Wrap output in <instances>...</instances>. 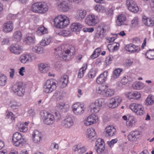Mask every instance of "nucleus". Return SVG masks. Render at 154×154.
Returning <instances> with one entry per match:
<instances>
[{
  "instance_id": "19",
  "label": "nucleus",
  "mask_w": 154,
  "mask_h": 154,
  "mask_svg": "<svg viewBox=\"0 0 154 154\" xmlns=\"http://www.w3.org/2000/svg\"><path fill=\"white\" fill-rule=\"evenodd\" d=\"M105 132L106 137H112L115 134L116 130L114 127L109 126L105 128Z\"/></svg>"
},
{
  "instance_id": "61",
  "label": "nucleus",
  "mask_w": 154,
  "mask_h": 154,
  "mask_svg": "<svg viewBox=\"0 0 154 154\" xmlns=\"http://www.w3.org/2000/svg\"><path fill=\"white\" fill-rule=\"evenodd\" d=\"M134 91L128 93L127 95V97L130 99H134Z\"/></svg>"
},
{
  "instance_id": "51",
  "label": "nucleus",
  "mask_w": 154,
  "mask_h": 154,
  "mask_svg": "<svg viewBox=\"0 0 154 154\" xmlns=\"http://www.w3.org/2000/svg\"><path fill=\"white\" fill-rule=\"evenodd\" d=\"M95 9L97 12H102L105 10V8L101 5H98L95 6Z\"/></svg>"
},
{
  "instance_id": "23",
  "label": "nucleus",
  "mask_w": 154,
  "mask_h": 154,
  "mask_svg": "<svg viewBox=\"0 0 154 154\" xmlns=\"http://www.w3.org/2000/svg\"><path fill=\"white\" fill-rule=\"evenodd\" d=\"M42 134L37 130L35 131L33 135V140L35 143H39L42 140Z\"/></svg>"
},
{
  "instance_id": "64",
  "label": "nucleus",
  "mask_w": 154,
  "mask_h": 154,
  "mask_svg": "<svg viewBox=\"0 0 154 154\" xmlns=\"http://www.w3.org/2000/svg\"><path fill=\"white\" fill-rule=\"evenodd\" d=\"M150 5L152 11L154 12V0H152L150 2Z\"/></svg>"
},
{
  "instance_id": "22",
  "label": "nucleus",
  "mask_w": 154,
  "mask_h": 154,
  "mask_svg": "<svg viewBox=\"0 0 154 154\" xmlns=\"http://www.w3.org/2000/svg\"><path fill=\"white\" fill-rule=\"evenodd\" d=\"M10 51L12 53L17 54H20L22 51L21 46L17 44H13L10 48Z\"/></svg>"
},
{
  "instance_id": "35",
  "label": "nucleus",
  "mask_w": 154,
  "mask_h": 154,
  "mask_svg": "<svg viewBox=\"0 0 154 154\" xmlns=\"http://www.w3.org/2000/svg\"><path fill=\"white\" fill-rule=\"evenodd\" d=\"M48 32L47 29L44 27V26H42L39 27L38 28L36 31V33L39 35H41L47 33Z\"/></svg>"
},
{
  "instance_id": "8",
  "label": "nucleus",
  "mask_w": 154,
  "mask_h": 154,
  "mask_svg": "<svg viewBox=\"0 0 154 154\" xmlns=\"http://www.w3.org/2000/svg\"><path fill=\"white\" fill-rule=\"evenodd\" d=\"M129 107L137 115L142 116L145 113L144 108L141 104L133 103L130 105Z\"/></svg>"
},
{
  "instance_id": "30",
  "label": "nucleus",
  "mask_w": 154,
  "mask_h": 154,
  "mask_svg": "<svg viewBox=\"0 0 154 154\" xmlns=\"http://www.w3.org/2000/svg\"><path fill=\"white\" fill-rule=\"evenodd\" d=\"M69 78L68 75H64L61 77L60 82L63 87H66L68 83Z\"/></svg>"
},
{
  "instance_id": "18",
  "label": "nucleus",
  "mask_w": 154,
  "mask_h": 154,
  "mask_svg": "<svg viewBox=\"0 0 154 154\" xmlns=\"http://www.w3.org/2000/svg\"><path fill=\"white\" fill-rule=\"evenodd\" d=\"M86 24L89 26H94L97 23L95 16L93 14L89 15L87 16L85 19Z\"/></svg>"
},
{
  "instance_id": "12",
  "label": "nucleus",
  "mask_w": 154,
  "mask_h": 154,
  "mask_svg": "<svg viewBox=\"0 0 154 154\" xmlns=\"http://www.w3.org/2000/svg\"><path fill=\"white\" fill-rule=\"evenodd\" d=\"M126 5L128 9L133 12L136 13L139 11L138 6L133 0H127Z\"/></svg>"
},
{
  "instance_id": "43",
  "label": "nucleus",
  "mask_w": 154,
  "mask_h": 154,
  "mask_svg": "<svg viewBox=\"0 0 154 154\" xmlns=\"http://www.w3.org/2000/svg\"><path fill=\"white\" fill-rule=\"evenodd\" d=\"M143 86V84L140 82H135L132 85L133 88L135 89H140Z\"/></svg>"
},
{
  "instance_id": "27",
  "label": "nucleus",
  "mask_w": 154,
  "mask_h": 154,
  "mask_svg": "<svg viewBox=\"0 0 154 154\" xmlns=\"http://www.w3.org/2000/svg\"><path fill=\"white\" fill-rule=\"evenodd\" d=\"M136 122V119L133 116H130L126 121V125L129 128L134 126Z\"/></svg>"
},
{
  "instance_id": "5",
  "label": "nucleus",
  "mask_w": 154,
  "mask_h": 154,
  "mask_svg": "<svg viewBox=\"0 0 154 154\" xmlns=\"http://www.w3.org/2000/svg\"><path fill=\"white\" fill-rule=\"evenodd\" d=\"M12 140L13 144L17 146L20 145L22 146L25 142L24 136L18 132H16L13 134Z\"/></svg>"
},
{
  "instance_id": "46",
  "label": "nucleus",
  "mask_w": 154,
  "mask_h": 154,
  "mask_svg": "<svg viewBox=\"0 0 154 154\" xmlns=\"http://www.w3.org/2000/svg\"><path fill=\"white\" fill-rule=\"evenodd\" d=\"M87 68V65L84 66H83L79 70L78 77L79 78H81L83 76L84 72L86 69Z\"/></svg>"
},
{
  "instance_id": "1",
  "label": "nucleus",
  "mask_w": 154,
  "mask_h": 154,
  "mask_svg": "<svg viewBox=\"0 0 154 154\" xmlns=\"http://www.w3.org/2000/svg\"><path fill=\"white\" fill-rule=\"evenodd\" d=\"M72 54L75 53V48L72 46L67 44L59 47L55 49L54 53L56 58L66 60L70 53Z\"/></svg>"
},
{
  "instance_id": "21",
  "label": "nucleus",
  "mask_w": 154,
  "mask_h": 154,
  "mask_svg": "<svg viewBox=\"0 0 154 154\" xmlns=\"http://www.w3.org/2000/svg\"><path fill=\"white\" fill-rule=\"evenodd\" d=\"M73 121L71 116H66L63 121V126L66 128H70L73 124Z\"/></svg>"
},
{
  "instance_id": "59",
  "label": "nucleus",
  "mask_w": 154,
  "mask_h": 154,
  "mask_svg": "<svg viewBox=\"0 0 154 154\" xmlns=\"http://www.w3.org/2000/svg\"><path fill=\"white\" fill-rule=\"evenodd\" d=\"M141 97V95L137 91H134V99H137Z\"/></svg>"
},
{
  "instance_id": "15",
  "label": "nucleus",
  "mask_w": 154,
  "mask_h": 154,
  "mask_svg": "<svg viewBox=\"0 0 154 154\" xmlns=\"http://www.w3.org/2000/svg\"><path fill=\"white\" fill-rule=\"evenodd\" d=\"M141 135L139 131H131L128 136V138L129 141H136L140 137Z\"/></svg>"
},
{
  "instance_id": "3",
  "label": "nucleus",
  "mask_w": 154,
  "mask_h": 154,
  "mask_svg": "<svg viewBox=\"0 0 154 154\" xmlns=\"http://www.w3.org/2000/svg\"><path fill=\"white\" fill-rule=\"evenodd\" d=\"M31 9L33 12L44 13L48 10V6L45 2H38L32 5Z\"/></svg>"
},
{
  "instance_id": "53",
  "label": "nucleus",
  "mask_w": 154,
  "mask_h": 154,
  "mask_svg": "<svg viewBox=\"0 0 154 154\" xmlns=\"http://www.w3.org/2000/svg\"><path fill=\"white\" fill-rule=\"evenodd\" d=\"M132 26L134 27L138 24V19L137 17H135L131 21Z\"/></svg>"
},
{
  "instance_id": "25",
  "label": "nucleus",
  "mask_w": 154,
  "mask_h": 154,
  "mask_svg": "<svg viewBox=\"0 0 154 154\" xmlns=\"http://www.w3.org/2000/svg\"><path fill=\"white\" fill-rule=\"evenodd\" d=\"M107 75L108 72L106 71H104L97 78L96 82L98 84L103 83L106 80Z\"/></svg>"
},
{
  "instance_id": "55",
  "label": "nucleus",
  "mask_w": 154,
  "mask_h": 154,
  "mask_svg": "<svg viewBox=\"0 0 154 154\" xmlns=\"http://www.w3.org/2000/svg\"><path fill=\"white\" fill-rule=\"evenodd\" d=\"M87 150V148L86 146H83L82 147H80L79 153L82 154L84 153Z\"/></svg>"
},
{
  "instance_id": "29",
  "label": "nucleus",
  "mask_w": 154,
  "mask_h": 154,
  "mask_svg": "<svg viewBox=\"0 0 154 154\" xmlns=\"http://www.w3.org/2000/svg\"><path fill=\"white\" fill-rule=\"evenodd\" d=\"M82 27V25L78 23H74L70 26L71 29L73 32H79Z\"/></svg>"
},
{
  "instance_id": "48",
  "label": "nucleus",
  "mask_w": 154,
  "mask_h": 154,
  "mask_svg": "<svg viewBox=\"0 0 154 154\" xmlns=\"http://www.w3.org/2000/svg\"><path fill=\"white\" fill-rule=\"evenodd\" d=\"M131 80V78L128 76H127V77H124L121 80V82L123 85H125L127 83H129Z\"/></svg>"
},
{
  "instance_id": "50",
  "label": "nucleus",
  "mask_w": 154,
  "mask_h": 154,
  "mask_svg": "<svg viewBox=\"0 0 154 154\" xmlns=\"http://www.w3.org/2000/svg\"><path fill=\"white\" fill-rule=\"evenodd\" d=\"M113 58V56L111 55L106 58L105 65L106 66L112 63Z\"/></svg>"
},
{
  "instance_id": "45",
  "label": "nucleus",
  "mask_w": 154,
  "mask_h": 154,
  "mask_svg": "<svg viewBox=\"0 0 154 154\" xmlns=\"http://www.w3.org/2000/svg\"><path fill=\"white\" fill-rule=\"evenodd\" d=\"M51 41L50 38H45L44 39H42L41 41L40 45L42 46H45L49 44Z\"/></svg>"
},
{
  "instance_id": "58",
  "label": "nucleus",
  "mask_w": 154,
  "mask_h": 154,
  "mask_svg": "<svg viewBox=\"0 0 154 154\" xmlns=\"http://www.w3.org/2000/svg\"><path fill=\"white\" fill-rule=\"evenodd\" d=\"M94 30V27L91 28H85L83 29V31L84 32H93Z\"/></svg>"
},
{
  "instance_id": "36",
  "label": "nucleus",
  "mask_w": 154,
  "mask_h": 154,
  "mask_svg": "<svg viewBox=\"0 0 154 154\" xmlns=\"http://www.w3.org/2000/svg\"><path fill=\"white\" fill-rule=\"evenodd\" d=\"M32 50L33 52L38 54H42L44 53L43 48L40 46H33L32 48Z\"/></svg>"
},
{
  "instance_id": "63",
  "label": "nucleus",
  "mask_w": 154,
  "mask_h": 154,
  "mask_svg": "<svg viewBox=\"0 0 154 154\" xmlns=\"http://www.w3.org/2000/svg\"><path fill=\"white\" fill-rule=\"evenodd\" d=\"M133 63V62L131 60H128L126 62L125 65L126 66H130L132 65Z\"/></svg>"
},
{
  "instance_id": "49",
  "label": "nucleus",
  "mask_w": 154,
  "mask_h": 154,
  "mask_svg": "<svg viewBox=\"0 0 154 154\" xmlns=\"http://www.w3.org/2000/svg\"><path fill=\"white\" fill-rule=\"evenodd\" d=\"M6 118L11 119L12 121H13L15 119L14 115L13 114L12 112H9L6 114Z\"/></svg>"
},
{
  "instance_id": "14",
  "label": "nucleus",
  "mask_w": 154,
  "mask_h": 154,
  "mask_svg": "<svg viewBox=\"0 0 154 154\" xmlns=\"http://www.w3.org/2000/svg\"><path fill=\"white\" fill-rule=\"evenodd\" d=\"M98 116L93 114L89 116L85 122L84 124L86 126H89L96 123L98 121Z\"/></svg>"
},
{
  "instance_id": "2",
  "label": "nucleus",
  "mask_w": 154,
  "mask_h": 154,
  "mask_svg": "<svg viewBox=\"0 0 154 154\" xmlns=\"http://www.w3.org/2000/svg\"><path fill=\"white\" fill-rule=\"evenodd\" d=\"M54 26L58 28H63L66 27L69 23L67 17L65 15H60L54 20Z\"/></svg>"
},
{
  "instance_id": "7",
  "label": "nucleus",
  "mask_w": 154,
  "mask_h": 154,
  "mask_svg": "<svg viewBox=\"0 0 154 154\" xmlns=\"http://www.w3.org/2000/svg\"><path fill=\"white\" fill-rule=\"evenodd\" d=\"M44 123L47 125H51L55 121V118L54 115L51 113L46 111H43L42 114Z\"/></svg>"
},
{
  "instance_id": "32",
  "label": "nucleus",
  "mask_w": 154,
  "mask_h": 154,
  "mask_svg": "<svg viewBox=\"0 0 154 154\" xmlns=\"http://www.w3.org/2000/svg\"><path fill=\"white\" fill-rule=\"evenodd\" d=\"M126 17L124 15H119L116 21L117 25L119 26L123 24V22L126 20Z\"/></svg>"
},
{
  "instance_id": "38",
  "label": "nucleus",
  "mask_w": 154,
  "mask_h": 154,
  "mask_svg": "<svg viewBox=\"0 0 154 154\" xmlns=\"http://www.w3.org/2000/svg\"><path fill=\"white\" fill-rule=\"evenodd\" d=\"M7 78L4 74H0V86H5L7 82Z\"/></svg>"
},
{
  "instance_id": "47",
  "label": "nucleus",
  "mask_w": 154,
  "mask_h": 154,
  "mask_svg": "<svg viewBox=\"0 0 154 154\" xmlns=\"http://www.w3.org/2000/svg\"><path fill=\"white\" fill-rule=\"evenodd\" d=\"M134 45L132 44H130L127 45L125 47V49L132 53H134Z\"/></svg>"
},
{
  "instance_id": "20",
  "label": "nucleus",
  "mask_w": 154,
  "mask_h": 154,
  "mask_svg": "<svg viewBox=\"0 0 154 154\" xmlns=\"http://www.w3.org/2000/svg\"><path fill=\"white\" fill-rule=\"evenodd\" d=\"M57 6L60 10L63 11H67L69 9L68 3L64 1L57 3Z\"/></svg>"
},
{
  "instance_id": "42",
  "label": "nucleus",
  "mask_w": 154,
  "mask_h": 154,
  "mask_svg": "<svg viewBox=\"0 0 154 154\" xmlns=\"http://www.w3.org/2000/svg\"><path fill=\"white\" fill-rule=\"evenodd\" d=\"M154 102V97L151 96H149L146 99L145 101V104L146 105H152Z\"/></svg>"
},
{
  "instance_id": "33",
  "label": "nucleus",
  "mask_w": 154,
  "mask_h": 154,
  "mask_svg": "<svg viewBox=\"0 0 154 154\" xmlns=\"http://www.w3.org/2000/svg\"><path fill=\"white\" fill-rule=\"evenodd\" d=\"M96 133L94 129L93 128H89L87 130L86 134L88 137L91 139L94 137Z\"/></svg>"
},
{
  "instance_id": "17",
  "label": "nucleus",
  "mask_w": 154,
  "mask_h": 154,
  "mask_svg": "<svg viewBox=\"0 0 154 154\" xmlns=\"http://www.w3.org/2000/svg\"><path fill=\"white\" fill-rule=\"evenodd\" d=\"M105 145L103 140L100 138H98L95 143V146L97 147V152H101V151L105 149Z\"/></svg>"
},
{
  "instance_id": "9",
  "label": "nucleus",
  "mask_w": 154,
  "mask_h": 154,
  "mask_svg": "<svg viewBox=\"0 0 154 154\" xmlns=\"http://www.w3.org/2000/svg\"><path fill=\"white\" fill-rule=\"evenodd\" d=\"M97 32L95 37L96 38H100L103 36V33H105L107 30V26L103 24H100L97 27Z\"/></svg>"
},
{
  "instance_id": "37",
  "label": "nucleus",
  "mask_w": 154,
  "mask_h": 154,
  "mask_svg": "<svg viewBox=\"0 0 154 154\" xmlns=\"http://www.w3.org/2000/svg\"><path fill=\"white\" fill-rule=\"evenodd\" d=\"M151 51H154V49L152 50L150 49L147 51L145 54V57L146 58L150 60H154V54L151 52Z\"/></svg>"
},
{
  "instance_id": "16",
  "label": "nucleus",
  "mask_w": 154,
  "mask_h": 154,
  "mask_svg": "<svg viewBox=\"0 0 154 154\" xmlns=\"http://www.w3.org/2000/svg\"><path fill=\"white\" fill-rule=\"evenodd\" d=\"M3 31L6 33L11 32L13 29V22L10 20L5 23L3 26Z\"/></svg>"
},
{
  "instance_id": "60",
  "label": "nucleus",
  "mask_w": 154,
  "mask_h": 154,
  "mask_svg": "<svg viewBox=\"0 0 154 154\" xmlns=\"http://www.w3.org/2000/svg\"><path fill=\"white\" fill-rule=\"evenodd\" d=\"M60 96L61 95L60 92L59 91H57L54 94L53 96V97L57 99H60Z\"/></svg>"
},
{
  "instance_id": "52",
  "label": "nucleus",
  "mask_w": 154,
  "mask_h": 154,
  "mask_svg": "<svg viewBox=\"0 0 154 154\" xmlns=\"http://www.w3.org/2000/svg\"><path fill=\"white\" fill-rule=\"evenodd\" d=\"M70 33V31L69 30H63L59 33V34L63 36H67L69 35Z\"/></svg>"
},
{
  "instance_id": "34",
  "label": "nucleus",
  "mask_w": 154,
  "mask_h": 154,
  "mask_svg": "<svg viewBox=\"0 0 154 154\" xmlns=\"http://www.w3.org/2000/svg\"><path fill=\"white\" fill-rule=\"evenodd\" d=\"M107 88L106 85H99L96 89L97 93L104 95L105 91Z\"/></svg>"
},
{
  "instance_id": "31",
  "label": "nucleus",
  "mask_w": 154,
  "mask_h": 154,
  "mask_svg": "<svg viewBox=\"0 0 154 154\" xmlns=\"http://www.w3.org/2000/svg\"><path fill=\"white\" fill-rule=\"evenodd\" d=\"M86 13V11L84 10L77 12L75 16V19L77 21H81L84 18Z\"/></svg>"
},
{
  "instance_id": "39",
  "label": "nucleus",
  "mask_w": 154,
  "mask_h": 154,
  "mask_svg": "<svg viewBox=\"0 0 154 154\" xmlns=\"http://www.w3.org/2000/svg\"><path fill=\"white\" fill-rule=\"evenodd\" d=\"M122 71V69H115L113 72L112 78L113 79L117 78L119 76L121 72Z\"/></svg>"
},
{
  "instance_id": "13",
  "label": "nucleus",
  "mask_w": 154,
  "mask_h": 154,
  "mask_svg": "<svg viewBox=\"0 0 154 154\" xmlns=\"http://www.w3.org/2000/svg\"><path fill=\"white\" fill-rule=\"evenodd\" d=\"M72 109L74 113L76 115H81L85 110L84 106L79 103L74 104L72 106Z\"/></svg>"
},
{
  "instance_id": "11",
  "label": "nucleus",
  "mask_w": 154,
  "mask_h": 154,
  "mask_svg": "<svg viewBox=\"0 0 154 154\" xmlns=\"http://www.w3.org/2000/svg\"><path fill=\"white\" fill-rule=\"evenodd\" d=\"M102 99L96 100L95 103L92 104L91 106V112L92 113H97L100 109V107L102 106Z\"/></svg>"
},
{
  "instance_id": "24",
  "label": "nucleus",
  "mask_w": 154,
  "mask_h": 154,
  "mask_svg": "<svg viewBox=\"0 0 154 154\" xmlns=\"http://www.w3.org/2000/svg\"><path fill=\"white\" fill-rule=\"evenodd\" d=\"M69 108V105L68 104L60 102L57 104L56 109L61 112H65L68 110Z\"/></svg>"
},
{
  "instance_id": "54",
  "label": "nucleus",
  "mask_w": 154,
  "mask_h": 154,
  "mask_svg": "<svg viewBox=\"0 0 154 154\" xmlns=\"http://www.w3.org/2000/svg\"><path fill=\"white\" fill-rule=\"evenodd\" d=\"M97 73V72L95 70H91L88 74V77L90 78H94Z\"/></svg>"
},
{
  "instance_id": "10",
  "label": "nucleus",
  "mask_w": 154,
  "mask_h": 154,
  "mask_svg": "<svg viewBox=\"0 0 154 154\" xmlns=\"http://www.w3.org/2000/svg\"><path fill=\"white\" fill-rule=\"evenodd\" d=\"M122 100V98L119 96L114 97L109 100V107L112 108H116L121 103Z\"/></svg>"
},
{
  "instance_id": "28",
  "label": "nucleus",
  "mask_w": 154,
  "mask_h": 154,
  "mask_svg": "<svg viewBox=\"0 0 154 154\" xmlns=\"http://www.w3.org/2000/svg\"><path fill=\"white\" fill-rule=\"evenodd\" d=\"M31 60V56L29 54H27L21 56L20 58V61L23 63L29 62Z\"/></svg>"
},
{
  "instance_id": "62",
  "label": "nucleus",
  "mask_w": 154,
  "mask_h": 154,
  "mask_svg": "<svg viewBox=\"0 0 154 154\" xmlns=\"http://www.w3.org/2000/svg\"><path fill=\"white\" fill-rule=\"evenodd\" d=\"M16 15L9 14L7 18L8 19L14 20L16 17Z\"/></svg>"
},
{
  "instance_id": "56",
  "label": "nucleus",
  "mask_w": 154,
  "mask_h": 154,
  "mask_svg": "<svg viewBox=\"0 0 154 154\" xmlns=\"http://www.w3.org/2000/svg\"><path fill=\"white\" fill-rule=\"evenodd\" d=\"M19 130L21 132H25L27 131L28 128L24 124H23L19 128Z\"/></svg>"
},
{
  "instance_id": "6",
  "label": "nucleus",
  "mask_w": 154,
  "mask_h": 154,
  "mask_svg": "<svg viewBox=\"0 0 154 154\" xmlns=\"http://www.w3.org/2000/svg\"><path fill=\"white\" fill-rule=\"evenodd\" d=\"M11 90L15 94L20 97L23 96L25 92V87L22 84L19 83L14 84L11 88Z\"/></svg>"
},
{
  "instance_id": "40",
  "label": "nucleus",
  "mask_w": 154,
  "mask_h": 154,
  "mask_svg": "<svg viewBox=\"0 0 154 154\" xmlns=\"http://www.w3.org/2000/svg\"><path fill=\"white\" fill-rule=\"evenodd\" d=\"M14 39H16L17 42L20 41L22 37L21 32L19 31L15 32L14 34Z\"/></svg>"
},
{
  "instance_id": "4",
  "label": "nucleus",
  "mask_w": 154,
  "mask_h": 154,
  "mask_svg": "<svg viewBox=\"0 0 154 154\" xmlns=\"http://www.w3.org/2000/svg\"><path fill=\"white\" fill-rule=\"evenodd\" d=\"M57 82L54 79L47 80L43 86V91L46 93H50L57 87Z\"/></svg>"
},
{
  "instance_id": "41",
  "label": "nucleus",
  "mask_w": 154,
  "mask_h": 154,
  "mask_svg": "<svg viewBox=\"0 0 154 154\" xmlns=\"http://www.w3.org/2000/svg\"><path fill=\"white\" fill-rule=\"evenodd\" d=\"M24 42L27 45H30L34 43V39L32 37L26 36L24 39Z\"/></svg>"
},
{
  "instance_id": "44",
  "label": "nucleus",
  "mask_w": 154,
  "mask_h": 154,
  "mask_svg": "<svg viewBox=\"0 0 154 154\" xmlns=\"http://www.w3.org/2000/svg\"><path fill=\"white\" fill-rule=\"evenodd\" d=\"M114 91L112 89H107L105 91L104 96L105 97H111L114 94Z\"/></svg>"
},
{
  "instance_id": "26",
  "label": "nucleus",
  "mask_w": 154,
  "mask_h": 154,
  "mask_svg": "<svg viewBox=\"0 0 154 154\" xmlns=\"http://www.w3.org/2000/svg\"><path fill=\"white\" fill-rule=\"evenodd\" d=\"M38 67L39 71L41 73H45L49 69L48 65L45 63H41L38 65Z\"/></svg>"
},
{
  "instance_id": "57",
  "label": "nucleus",
  "mask_w": 154,
  "mask_h": 154,
  "mask_svg": "<svg viewBox=\"0 0 154 154\" xmlns=\"http://www.w3.org/2000/svg\"><path fill=\"white\" fill-rule=\"evenodd\" d=\"M118 141L117 139L116 138L115 139L112 140L111 141L109 142L108 141L107 143L109 146L111 147V146H113L114 144L116 143Z\"/></svg>"
}]
</instances>
